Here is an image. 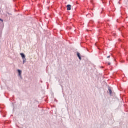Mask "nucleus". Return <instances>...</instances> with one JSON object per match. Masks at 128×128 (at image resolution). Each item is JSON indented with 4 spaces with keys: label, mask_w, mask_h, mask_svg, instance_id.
Segmentation results:
<instances>
[{
    "label": "nucleus",
    "mask_w": 128,
    "mask_h": 128,
    "mask_svg": "<svg viewBox=\"0 0 128 128\" xmlns=\"http://www.w3.org/2000/svg\"><path fill=\"white\" fill-rule=\"evenodd\" d=\"M0 22H4V20L2 18H0Z\"/></svg>",
    "instance_id": "6"
},
{
    "label": "nucleus",
    "mask_w": 128,
    "mask_h": 128,
    "mask_svg": "<svg viewBox=\"0 0 128 128\" xmlns=\"http://www.w3.org/2000/svg\"><path fill=\"white\" fill-rule=\"evenodd\" d=\"M8 14V16H12L11 14H10L8 12H7Z\"/></svg>",
    "instance_id": "7"
},
{
    "label": "nucleus",
    "mask_w": 128,
    "mask_h": 128,
    "mask_svg": "<svg viewBox=\"0 0 128 128\" xmlns=\"http://www.w3.org/2000/svg\"><path fill=\"white\" fill-rule=\"evenodd\" d=\"M110 58V56H108V57H107V58Z\"/></svg>",
    "instance_id": "9"
},
{
    "label": "nucleus",
    "mask_w": 128,
    "mask_h": 128,
    "mask_svg": "<svg viewBox=\"0 0 128 128\" xmlns=\"http://www.w3.org/2000/svg\"><path fill=\"white\" fill-rule=\"evenodd\" d=\"M110 64H111L110 62L108 63V66H110Z\"/></svg>",
    "instance_id": "8"
},
{
    "label": "nucleus",
    "mask_w": 128,
    "mask_h": 128,
    "mask_svg": "<svg viewBox=\"0 0 128 128\" xmlns=\"http://www.w3.org/2000/svg\"><path fill=\"white\" fill-rule=\"evenodd\" d=\"M66 8H67V10L68 11L72 10V6L70 4H68Z\"/></svg>",
    "instance_id": "5"
},
{
    "label": "nucleus",
    "mask_w": 128,
    "mask_h": 128,
    "mask_svg": "<svg viewBox=\"0 0 128 128\" xmlns=\"http://www.w3.org/2000/svg\"><path fill=\"white\" fill-rule=\"evenodd\" d=\"M18 76H20V78H21L22 80V72L21 70H18Z\"/></svg>",
    "instance_id": "2"
},
{
    "label": "nucleus",
    "mask_w": 128,
    "mask_h": 128,
    "mask_svg": "<svg viewBox=\"0 0 128 128\" xmlns=\"http://www.w3.org/2000/svg\"><path fill=\"white\" fill-rule=\"evenodd\" d=\"M20 56H21L23 60V64H24L26 62V54L24 53H20Z\"/></svg>",
    "instance_id": "1"
},
{
    "label": "nucleus",
    "mask_w": 128,
    "mask_h": 128,
    "mask_svg": "<svg viewBox=\"0 0 128 128\" xmlns=\"http://www.w3.org/2000/svg\"><path fill=\"white\" fill-rule=\"evenodd\" d=\"M6 16H8V15H6Z\"/></svg>",
    "instance_id": "10"
},
{
    "label": "nucleus",
    "mask_w": 128,
    "mask_h": 128,
    "mask_svg": "<svg viewBox=\"0 0 128 128\" xmlns=\"http://www.w3.org/2000/svg\"><path fill=\"white\" fill-rule=\"evenodd\" d=\"M77 56H78V58L80 60H82V56L80 55V54L78 52H77Z\"/></svg>",
    "instance_id": "4"
},
{
    "label": "nucleus",
    "mask_w": 128,
    "mask_h": 128,
    "mask_svg": "<svg viewBox=\"0 0 128 128\" xmlns=\"http://www.w3.org/2000/svg\"><path fill=\"white\" fill-rule=\"evenodd\" d=\"M108 90H109V92L110 96H114V94H112V90L110 87L108 86Z\"/></svg>",
    "instance_id": "3"
}]
</instances>
